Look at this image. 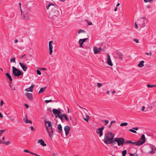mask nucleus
I'll use <instances>...</instances> for the list:
<instances>
[{"label":"nucleus","instance_id":"f257e3e1","mask_svg":"<svg viewBox=\"0 0 156 156\" xmlns=\"http://www.w3.org/2000/svg\"><path fill=\"white\" fill-rule=\"evenodd\" d=\"M49 8L52 9V11L50 13V18L54 20L57 22L60 18V12L58 10H55V5L53 4H49L46 7L47 10Z\"/></svg>","mask_w":156,"mask_h":156},{"label":"nucleus","instance_id":"f03ea898","mask_svg":"<svg viewBox=\"0 0 156 156\" xmlns=\"http://www.w3.org/2000/svg\"><path fill=\"white\" fill-rule=\"evenodd\" d=\"M114 134L111 132H108L105 134L104 138V142L106 144H108L110 141L113 140Z\"/></svg>","mask_w":156,"mask_h":156},{"label":"nucleus","instance_id":"7ed1b4c3","mask_svg":"<svg viewBox=\"0 0 156 156\" xmlns=\"http://www.w3.org/2000/svg\"><path fill=\"white\" fill-rule=\"evenodd\" d=\"M145 141V138L144 135L143 134L140 138V140L137 142H133L131 141L127 140L126 141V144H135L137 146H140L143 144Z\"/></svg>","mask_w":156,"mask_h":156},{"label":"nucleus","instance_id":"20e7f679","mask_svg":"<svg viewBox=\"0 0 156 156\" xmlns=\"http://www.w3.org/2000/svg\"><path fill=\"white\" fill-rule=\"evenodd\" d=\"M12 73L15 76L19 77L23 74V72L20 69H17L14 66L12 67Z\"/></svg>","mask_w":156,"mask_h":156},{"label":"nucleus","instance_id":"39448f33","mask_svg":"<svg viewBox=\"0 0 156 156\" xmlns=\"http://www.w3.org/2000/svg\"><path fill=\"white\" fill-rule=\"evenodd\" d=\"M115 141L117 142L119 146H123L125 142V139L122 137L116 138Z\"/></svg>","mask_w":156,"mask_h":156},{"label":"nucleus","instance_id":"423d86ee","mask_svg":"<svg viewBox=\"0 0 156 156\" xmlns=\"http://www.w3.org/2000/svg\"><path fill=\"white\" fill-rule=\"evenodd\" d=\"M104 129V126H102L100 128L98 129H97L96 133L100 135V136L101 137L103 135V130Z\"/></svg>","mask_w":156,"mask_h":156},{"label":"nucleus","instance_id":"0eeeda50","mask_svg":"<svg viewBox=\"0 0 156 156\" xmlns=\"http://www.w3.org/2000/svg\"><path fill=\"white\" fill-rule=\"evenodd\" d=\"M47 130L48 132V134L51 137V136L53 135V133L52 128V127H46Z\"/></svg>","mask_w":156,"mask_h":156},{"label":"nucleus","instance_id":"6e6552de","mask_svg":"<svg viewBox=\"0 0 156 156\" xmlns=\"http://www.w3.org/2000/svg\"><path fill=\"white\" fill-rule=\"evenodd\" d=\"M53 42L52 41H50L49 42V54L51 55L53 52V46L52 45V43Z\"/></svg>","mask_w":156,"mask_h":156},{"label":"nucleus","instance_id":"1a4fd4ad","mask_svg":"<svg viewBox=\"0 0 156 156\" xmlns=\"http://www.w3.org/2000/svg\"><path fill=\"white\" fill-rule=\"evenodd\" d=\"M52 112L55 115H61V112L60 110L54 108L52 109Z\"/></svg>","mask_w":156,"mask_h":156},{"label":"nucleus","instance_id":"9d476101","mask_svg":"<svg viewBox=\"0 0 156 156\" xmlns=\"http://www.w3.org/2000/svg\"><path fill=\"white\" fill-rule=\"evenodd\" d=\"M108 57L107 58V63L108 65L110 66H112L113 64L112 62L111 57L109 54L107 55Z\"/></svg>","mask_w":156,"mask_h":156},{"label":"nucleus","instance_id":"9b49d317","mask_svg":"<svg viewBox=\"0 0 156 156\" xmlns=\"http://www.w3.org/2000/svg\"><path fill=\"white\" fill-rule=\"evenodd\" d=\"M70 129V127L69 126H66L64 127V130L65 132L66 136H67L69 134V131Z\"/></svg>","mask_w":156,"mask_h":156},{"label":"nucleus","instance_id":"f8f14e48","mask_svg":"<svg viewBox=\"0 0 156 156\" xmlns=\"http://www.w3.org/2000/svg\"><path fill=\"white\" fill-rule=\"evenodd\" d=\"M102 50L101 48H98L96 47H94L93 48V51L94 54H96L99 53Z\"/></svg>","mask_w":156,"mask_h":156},{"label":"nucleus","instance_id":"ddd939ff","mask_svg":"<svg viewBox=\"0 0 156 156\" xmlns=\"http://www.w3.org/2000/svg\"><path fill=\"white\" fill-rule=\"evenodd\" d=\"M19 64L21 67L22 68L24 71H26L27 70V67L26 65L24 63L20 62Z\"/></svg>","mask_w":156,"mask_h":156},{"label":"nucleus","instance_id":"4468645a","mask_svg":"<svg viewBox=\"0 0 156 156\" xmlns=\"http://www.w3.org/2000/svg\"><path fill=\"white\" fill-rule=\"evenodd\" d=\"M25 96L30 100H31L32 99V94L31 93H26L25 94Z\"/></svg>","mask_w":156,"mask_h":156},{"label":"nucleus","instance_id":"2eb2a0df","mask_svg":"<svg viewBox=\"0 0 156 156\" xmlns=\"http://www.w3.org/2000/svg\"><path fill=\"white\" fill-rule=\"evenodd\" d=\"M37 143L40 144L41 145L43 146H45L46 145V144L44 143V141L41 139L37 141Z\"/></svg>","mask_w":156,"mask_h":156},{"label":"nucleus","instance_id":"dca6fc26","mask_svg":"<svg viewBox=\"0 0 156 156\" xmlns=\"http://www.w3.org/2000/svg\"><path fill=\"white\" fill-rule=\"evenodd\" d=\"M57 129L59 133L62 134V127L60 124L58 125Z\"/></svg>","mask_w":156,"mask_h":156},{"label":"nucleus","instance_id":"f3484780","mask_svg":"<svg viewBox=\"0 0 156 156\" xmlns=\"http://www.w3.org/2000/svg\"><path fill=\"white\" fill-rule=\"evenodd\" d=\"M23 120L24 122L26 123H29L30 124L32 123V122L31 121L28 120L27 119V116L26 115L25 117L23 119Z\"/></svg>","mask_w":156,"mask_h":156},{"label":"nucleus","instance_id":"a211bd4d","mask_svg":"<svg viewBox=\"0 0 156 156\" xmlns=\"http://www.w3.org/2000/svg\"><path fill=\"white\" fill-rule=\"evenodd\" d=\"M34 87V85L32 84L29 88L25 89V91L27 92L30 91L32 92L33 91V90Z\"/></svg>","mask_w":156,"mask_h":156},{"label":"nucleus","instance_id":"6ab92c4d","mask_svg":"<svg viewBox=\"0 0 156 156\" xmlns=\"http://www.w3.org/2000/svg\"><path fill=\"white\" fill-rule=\"evenodd\" d=\"M22 18L26 20H28L30 19V17L27 14H23Z\"/></svg>","mask_w":156,"mask_h":156},{"label":"nucleus","instance_id":"aec40b11","mask_svg":"<svg viewBox=\"0 0 156 156\" xmlns=\"http://www.w3.org/2000/svg\"><path fill=\"white\" fill-rule=\"evenodd\" d=\"M133 129H129V131L131 132H132L133 133H136V132L135 131V130H133V129H135L136 130H138V127H133Z\"/></svg>","mask_w":156,"mask_h":156},{"label":"nucleus","instance_id":"412c9836","mask_svg":"<svg viewBox=\"0 0 156 156\" xmlns=\"http://www.w3.org/2000/svg\"><path fill=\"white\" fill-rule=\"evenodd\" d=\"M6 76L8 77L9 80L10 82H11L12 81V79L11 76L10 75V74L8 73H6L5 74Z\"/></svg>","mask_w":156,"mask_h":156},{"label":"nucleus","instance_id":"4be33fe9","mask_svg":"<svg viewBox=\"0 0 156 156\" xmlns=\"http://www.w3.org/2000/svg\"><path fill=\"white\" fill-rule=\"evenodd\" d=\"M45 125L46 127H51V122L49 121H47L45 122Z\"/></svg>","mask_w":156,"mask_h":156},{"label":"nucleus","instance_id":"5701e85b","mask_svg":"<svg viewBox=\"0 0 156 156\" xmlns=\"http://www.w3.org/2000/svg\"><path fill=\"white\" fill-rule=\"evenodd\" d=\"M144 61H141L139 64L138 65V66L140 67H143L144 66Z\"/></svg>","mask_w":156,"mask_h":156},{"label":"nucleus","instance_id":"b1692460","mask_svg":"<svg viewBox=\"0 0 156 156\" xmlns=\"http://www.w3.org/2000/svg\"><path fill=\"white\" fill-rule=\"evenodd\" d=\"M46 88H47V87H45L44 88L41 87L39 91V93L40 94V93H42L44 92L45 91Z\"/></svg>","mask_w":156,"mask_h":156},{"label":"nucleus","instance_id":"393cba45","mask_svg":"<svg viewBox=\"0 0 156 156\" xmlns=\"http://www.w3.org/2000/svg\"><path fill=\"white\" fill-rule=\"evenodd\" d=\"M84 42L83 41H82V39H80L79 40V44H80V47H82V45Z\"/></svg>","mask_w":156,"mask_h":156},{"label":"nucleus","instance_id":"a878e982","mask_svg":"<svg viewBox=\"0 0 156 156\" xmlns=\"http://www.w3.org/2000/svg\"><path fill=\"white\" fill-rule=\"evenodd\" d=\"M55 117L56 118H57V117L59 118L62 122L63 121V116H62V114H61L59 115H56Z\"/></svg>","mask_w":156,"mask_h":156},{"label":"nucleus","instance_id":"bb28decb","mask_svg":"<svg viewBox=\"0 0 156 156\" xmlns=\"http://www.w3.org/2000/svg\"><path fill=\"white\" fill-rule=\"evenodd\" d=\"M147 86L149 88H152L154 87H156V85H150L149 84H148L147 85Z\"/></svg>","mask_w":156,"mask_h":156},{"label":"nucleus","instance_id":"cd10ccee","mask_svg":"<svg viewBox=\"0 0 156 156\" xmlns=\"http://www.w3.org/2000/svg\"><path fill=\"white\" fill-rule=\"evenodd\" d=\"M122 156H126V154H127V151L125 150L122 151Z\"/></svg>","mask_w":156,"mask_h":156},{"label":"nucleus","instance_id":"c85d7f7f","mask_svg":"<svg viewBox=\"0 0 156 156\" xmlns=\"http://www.w3.org/2000/svg\"><path fill=\"white\" fill-rule=\"evenodd\" d=\"M148 149L150 150L148 151L149 153H153V147H150Z\"/></svg>","mask_w":156,"mask_h":156},{"label":"nucleus","instance_id":"c756f323","mask_svg":"<svg viewBox=\"0 0 156 156\" xmlns=\"http://www.w3.org/2000/svg\"><path fill=\"white\" fill-rule=\"evenodd\" d=\"M86 32L83 30L82 29H80L79 30V31L78 32V34H80L81 33H86Z\"/></svg>","mask_w":156,"mask_h":156},{"label":"nucleus","instance_id":"7c9ffc66","mask_svg":"<svg viewBox=\"0 0 156 156\" xmlns=\"http://www.w3.org/2000/svg\"><path fill=\"white\" fill-rule=\"evenodd\" d=\"M128 125V123L127 122H124L121 123L120 124L121 126H126Z\"/></svg>","mask_w":156,"mask_h":156},{"label":"nucleus","instance_id":"2f4dec72","mask_svg":"<svg viewBox=\"0 0 156 156\" xmlns=\"http://www.w3.org/2000/svg\"><path fill=\"white\" fill-rule=\"evenodd\" d=\"M115 142L116 141H115V140H113L110 141V143H108V144H112V145H114L115 144Z\"/></svg>","mask_w":156,"mask_h":156},{"label":"nucleus","instance_id":"473e14b6","mask_svg":"<svg viewBox=\"0 0 156 156\" xmlns=\"http://www.w3.org/2000/svg\"><path fill=\"white\" fill-rule=\"evenodd\" d=\"M15 59V58L13 57L11 59H10V61L11 62L16 63Z\"/></svg>","mask_w":156,"mask_h":156},{"label":"nucleus","instance_id":"72a5a7b5","mask_svg":"<svg viewBox=\"0 0 156 156\" xmlns=\"http://www.w3.org/2000/svg\"><path fill=\"white\" fill-rule=\"evenodd\" d=\"M62 116H63V118H65V119L66 121H68V118L67 117V115L66 114H62Z\"/></svg>","mask_w":156,"mask_h":156},{"label":"nucleus","instance_id":"f704fd0d","mask_svg":"<svg viewBox=\"0 0 156 156\" xmlns=\"http://www.w3.org/2000/svg\"><path fill=\"white\" fill-rule=\"evenodd\" d=\"M102 121L103 122H104L105 123V125H107L109 122V121L108 120H102Z\"/></svg>","mask_w":156,"mask_h":156},{"label":"nucleus","instance_id":"c9c22d12","mask_svg":"<svg viewBox=\"0 0 156 156\" xmlns=\"http://www.w3.org/2000/svg\"><path fill=\"white\" fill-rule=\"evenodd\" d=\"M2 143L3 144H5L6 145H9L10 144V142L9 141H7V142H2Z\"/></svg>","mask_w":156,"mask_h":156},{"label":"nucleus","instance_id":"e433bc0d","mask_svg":"<svg viewBox=\"0 0 156 156\" xmlns=\"http://www.w3.org/2000/svg\"><path fill=\"white\" fill-rule=\"evenodd\" d=\"M130 156H138V154L136 153H135L134 154H131L130 153L129 154Z\"/></svg>","mask_w":156,"mask_h":156},{"label":"nucleus","instance_id":"4c0bfd02","mask_svg":"<svg viewBox=\"0 0 156 156\" xmlns=\"http://www.w3.org/2000/svg\"><path fill=\"white\" fill-rule=\"evenodd\" d=\"M144 1L145 3H147V2H151L153 0H144Z\"/></svg>","mask_w":156,"mask_h":156},{"label":"nucleus","instance_id":"58836bf2","mask_svg":"<svg viewBox=\"0 0 156 156\" xmlns=\"http://www.w3.org/2000/svg\"><path fill=\"white\" fill-rule=\"evenodd\" d=\"M24 151L25 152H26V153H30V154H31V153H33L32 152H31L30 151L28 150L27 149H26V150H24Z\"/></svg>","mask_w":156,"mask_h":156},{"label":"nucleus","instance_id":"ea45409f","mask_svg":"<svg viewBox=\"0 0 156 156\" xmlns=\"http://www.w3.org/2000/svg\"><path fill=\"white\" fill-rule=\"evenodd\" d=\"M115 121H112L111 122L110 125L108 127L110 128H111V126H112V123H115Z\"/></svg>","mask_w":156,"mask_h":156},{"label":"nucleus","instance_id":"a19ab883","mask_svg":"<svg viewBox=\"0 0 156 156\" xmlns=\"http://www.w3.org/2000/svg\"><path fill=\"white\" fill-rule=\"evenodd\" d=\"M102 86V84L100 83H97V86L98 88H100Z\"/></svg>","mask_w":156,"mask_h":156},{"label":"nucleus","instance_id":"79ce46f5","mask_svg":"<svg viewBox=\"0 0 156 156\" xmlns=\"http://www.w3.org/2000/svg\"><path fill=\"white\" fill-rule=\"evenodd\" d=\"M5 131L4 130H0V136H1L2 134Z\"/></svg>","mask_w":156,"mask_h":156},{"label":"nucleus","instance_id":"37998d69","mask_svg":"<svg viewBox=\"0 0 156 156\" xmlns=\"http://www.w3.org/2000/svg\"><path fill=\"white\" fill-rule=\"evenodd\" d=\"M134 27L135 28H138V26L136 22L134 23Z\"/></svg>","mask_w":156,"mask_h":156},{"label":"nucleus","instance_id":"c03bdc74","mask_svg":"<svg viewBox=\"0 0 156 156\" xmlns=\"http://www.w3.org/2000/svg\"><path fill=\"white\" fill-rule=\"evenodd\" d=\"M52 101L51 100H45V102L46 103H49V102H51Z\"/></svg>","mask_w":156,"mask_h":156},{"label":"nucleus","instance_id":"a18cd8bd","mask_svg":"<svg viewBox=\"0 0 156 156\" xmlns=\"http://www.w3.org/2000/svg\"><path fill=\"white\" fill-rule=\"evenodd\" d=\"M37 73L39 75H41V72L38 70H37Z\"/></svg>","mask_w":156,"mask_h":156},{"label":"nucleus","instance_id":"49530a36","mask_svg":"<svg viewBox=\"0 0 156 156\" xmlns=\"http://www.w3.org/2000/svg\"><path fill=\"white\" fill-rule=\"evenodd\" d=\"M133 41H135L136 43H139V40L138 39H133Z\"/></svg>","mask_w":156,"mask_h":156},{"label":"nucleus","instance_id":"de8ad7c7","mask_svg":"<svg viewBox=\"0 0 156 156\" xmlns=\"http://www.w3.org/2000/svg\"><path fill=\"white\" fill-rule=\"evenodd\" d=\"M3 104H4L3 101V100H2L1 101L0 103V106H2Z\"/></svg>","mask_w":156,"mask_h":156},{"label":"nucleus","instance_id":"09e8293b","mask_svg":"<svg viewBox=\"0 0 156 156\" xmlns=\"http://www.w3.org/2000/svg\"><path fill=\"white\" fill-rule=\"evenodd\" d=\"M87 23L89 25H92V23L90 22L87 21Z\"/></svg>","mask_w":156,"mask_h":156},{"label":"nucleus","instance_id":"8fccbe9b","mask_svg":"<svg viewBox=\"0 0 156 156\" xmlns=\"http://www.w3.org/2000/svg\"><path fill=\"white\" fill-rule=\"evenodd\" d=\"M146 7L148 9H150L151 8V6L149 5H146Z\"/></svg>","mask_w":156,"mask_h":156},{"label":"nucleus","instance_id":"3c124183","mask_svg":"<svg viewBox=\"0 0 156 156\" xmlns=\"http://www.w3.org/2000/svg\"><path fill=\"white\" fill-rule=\"evenodd\" d=\"M83 119L86 121L87 122H88V119H88L87 118H83Z\"/></svg>","mask_w":156,"mask_h":156},{"label":"nucleus","instance_id":"603ef678","mask_svg":"<svg viewBox=\"0 0 156 156\" xmlns=\"http://www.w3.org/2000/svg\"><path fill=\"white\" fill-rule=\"evenodd\" d=\"M145 107L144 106H143L142 107V108L141 109V110L142 111H144L145 109Z\"/></svg>","mask_w":156,"mask_h":156},{"label":"nucleus","instance_id":"864d4df0","mask_svg":"<svg viewBox=\"0 0 156 156\" xmlns=\"http://www.w3.org/2000/svg\"><path fill=\"white\" fill-rule=\"evenodd\" d=\"M146 54L147 55H150V56H151V54H152L151 53V52H150L149 53H148V52L146 53Z\"/></svg>","mask_w":156,"mask_h":156},{"label":"nucleus","instance_id":"5fc2aeb1","mask_svg":"<svg viewBox=\"0 0 156 156\" xmlns=\"http://www.w3.org/2000/svg\"><path fill=\"white\" fill-rule=\"evenodd\" d=\"M30 129H31V130H32V131H34V128L33 127V126H31L30 127Z\"/></svg>","mask_w":156,"mask_h":156},{"label":"nucleus","instance_id":"6e6d98bb","mask_svg":"<svg viewBox=\"0 0 156 156\" xmlns=\"http://www.w3.org/2000/svg\"><path fill=\"white\" fill-rule=\"evenodd\" d=\"M87 40V38H85L82 39V41H84V42H85Z\"/></svg>","mask_w":156,"mask_h":156},{"label":"nucleus","instance_id":"4d7b16f0","mask_svg":"<svg viewBox=\"0 0 156 156\" xmlns=\"http://www.w3.org/2000/svg\"><path fill=\"white\" fill-rule=\"evenodd\" d=\"M122 54H119V57L121 58H122Z\"/></svg>","mask_w":156,"mask_h":156},{"label":"nucleus","instance_id":"13d9d810","mask_svg":"<svg viewBox=\"0 0 156 156\" xmlns=\"http://www.w3.org/2000/svg\"><path fill=\"white\" fill-rule=\"evenodd\" d=\"M31 154H33V155H36L37 156H41L40 155H38L36 154H35V153H31Z\"/></svg>","mask_w":156,"mask_h":156},{"label":"nucleus","instance_id":"bf43d9fd","mask_svg":"<svg viewBox=\"0 0 156 156\" xmlns=\"http://www.w3.org/2000/svg\"><path fill=\"white\" fill-rule=\"evenodd\" d=\"M24 105L27 108H29V105H28L25 104Z\"/></svg>","mask_w":156,"mask_h":156},{"label":"nucleus","instance_id":"052dcab7","mask_svg":"<svg viewBox=\"0 0 156 156\" xmlns=\"http://www.w3.org/2000/svg\"><path fill=\"white\" fill-rule=\"evenodd\" d=\"M18 42V40L17 39H15L14 41V43H17Z\"/></svg>","mask_w":156,"mask_h":156},{"label":"nucleus","instance_id":"680f3d73","mask_svg":"<svg viewBox=\"0 0 156 156\" xmlns=\"http://www.w3.org/2000/svg\"><path fill=\"white\" fill-rule=\"evenodd\" d=\"M42 69L43 70H46V69L45 68H41L40 69Z\"/></svg>","mask_w":156,"mask_h":156},{"label":"nucleus","instance_id":"e2e57ef3","mask_svg":"<svg viewBox=\"0 0 156 156\" xmlns=\"http://www.w3.org/2000/svg\"><path fill=\"white\" fill-rule=\"evenodd\" d=\"M3 117V115H2L1 113L0 112V118H2Z\"/></svg>","mask_w":156,"mask_h":156},{"label":"nucleus","instance_id":"0e129e2a","mask_svg":"<svg viewBox=\"0 0 156 156\" xmlns=\"http://www.w3.org/2000/svg\"><path fill=\"white\" fill-rule=\"evenodd\" d=\"M86 116L87 118L88 119H90L89 116L87 114H86Z\"/></svg>","mask_w":156,"mask_h":156},{"label":"nucleus","instance_id":"69168bd1","mask_svg":"<svg viewBox=\"0 0 156 156\" xmlns=\"http://www.w3.org/2000/svg\"><path fill=\"white\" fill-rule=\"evenodd\" d=\"M25 56V55H24L23 56H22V57L20 58L22 59H23L24 57Z\"/></svg>","mask_w":156,"mask_h":156},{"label":"nucleus","instance_id":"338daca9","mask_svg":"<svg viewBox=\"0 0 156 156\" xmlns=\"http://www.w3.org/2000/svg\"><path fill=\"white\" fill-rule=\"evenodd\" d=\"M5 137H3L2 138V141H4V140H5Z\"/></svg>","mask_w":156,"mask_h":156},{"label":"nucleus","instance_id":"774afa93","mask_svg":"<svg viewBox=\"0 0 156 156\" xmlns=\"http://www.w3.org/2000/svg\"><path fill=\"white\" fill-rule=\"evenodd\" d=\"M120 4L119 3H118L116 5V6L118 7L120 5Z\"/></svg>","mask_w":156,"mask_h":156}]
</instances>
